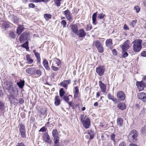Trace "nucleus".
I'll return each instance as SVG.
<instances>
[{
    "mask_svg": "<svg viewBox=\"0 0 146 146\" xmlns=\"http://www.w3.org/2000/svg\"><path fill=\"white\" fill-rule=\"evenodd\" d=\"M4 87L11 96L13 97L17 96L18 90L16 88L13 86V83L11 81H8L4 82Z\"/></svg>",
    "mask_w": 146,
    "mask_h": 146,
    "instance_id": "f257e3e1",
    "label": "nucleus"
},
{
    "mask_svg": "<svg viewBox=\"0 0 146 146\" xmlns=\"http://www.w3.org/2000/svg\"><path fill=\"white\" fill-rule=\"evenodd\" d=\"M142 40L141 39H136L133 42V49L135 52H138L142 48L141 44Z\"/></svg>",
    "mask_w": 146,
    "mask_h": 146,
    "instance_id": "f03ea898",
    "label": "nucleus"
},
{
    "mask_svg": "<svg viewBox=\"0 0 146 146\" xmlns=\"http://www.w3.org/2000/svg\"><path fill=\"white\" fill-rule=\"evenodd\" d=\"M80 120L84 127L86 129L88 128L90 124V119L84 114L80 115Z\"/></svg>",
    "mask_w": 146,
    "mask_h": 146,
    "instance_id": "7ed1b4c3",
    "label": "nucleus"
},
{
    "mask_svg": "<svg viewBox=\"0 0 146 146\" xmlns=\"http://www.w3.org/2000/svg\"><path fill=\"white\" fill-rule=\"evenodd\" d=\"M138 136V132L135 130H132L129 134L128 137V139L131 142H135Z\"/></svg>",
    "mask_w": 146,
    "mask_h": 146,
    "instance_id": "20e7f679",
    "label": "nucleus"
},
{
    "mask_svg": "<svg viewBox=\"0 0 146 146\" xmlns=\"http://www.w3.org/2000/svg\"><path fill=\"white\" fill-rule=\"evenodd\" d=\"M93 46H95L99 52L102 53L104 52V47L102 44L98 40H96L93 42Z\"/></svg>",
    "mask_w": 146,
    "mask_h": 146,
    "instance_id": "39448f33",
    "label": "nucleus"
},
{
    "mask_svg": "<svg viewBox=\"0 0 146 146\" xmlns=\"http://www.w3.org/2000/svg\"><path fill=\"white\" fill-rule=\"evenodd\" d=\"M19 129L21 135L23 138L26 137V131L25 126L23 124L19 125Z\"/></svg>",
    "mask_w": 146,
    "mask_h": 146,
    "instance_id": "423d86ee",
    "label": "nucleus"
},
{
    "mask_svg": "<svg viewBox=\"0 0 146 146\" xmlns=\"http://www.w3.org/2000/svg\"><path fill=\"white\" fill-rule=\"evenodd\" d=\"M136 84L138 88L139 91L143 90L144 88L146 86V83L143 80H142L141 82H137Z\"/></svg>",
    "mask_w": 146,
    "mask_h": 146,
    "instance_id": "0eeeda50",
    "label": "nucleus"
},
{
    "mask_svg": "<svg viewBox=\"0 0 146 146\" xmlns=\"http://www.w3.org/2000/svg\"><path fill=\"white\" fill-rule=\"evenodd\" d=\"M117 96L119 100L123 101L125 99V96L123 92L119 91L117 93Z\"/></svg>",
    "mask_w": 146,
    "mask_h": 146,
    "instance_id": "6e6552de",
    "label": "nucleus"
},
{
    "mask_svg": "<svg viewBox=\"0 0 146 146\" xmlns=\"http://www.w3.org/2000/svg\"><path fill=\"white\" fill-rule=\"evenodd\" d=\"M64 14L65 15L67 19L70 22H71L72 19V17L70 11L67 10L64 12Z\"/></svg>",
    "mask_w": 146,
    "mask_h": 146,
    "instance_id": "1a4fd4ad",
    "label": "nucleus"
},
{
    "mask_svg": "<svg viewBox=\"0 0 146 146\" xmlns=\"http://www.w3.org/2000/svg\"><path fill=\"white\" fill-rule=\"evenodd\" d=\"M105 68L103 66H100L96 69V72L100 76H102L104 72Z\"/></svg>",
    "mask_w": 146,
    "mask_h": 146,
    "instance_id": "9d476101",
    "label": "nucleus"
},
{
    "mask_svg": "<svg viewBox=\"0 0 146 146\" xmlns=\"http://www.w3.org/2000/svg\"><path fill=\"white\" fill-rule=\"evenodd\" d=\"M44 142H47L49 143H50L51 141L50 139V137L47 133H44L42 136Z\"/></svg>",
    "mask_w": 146,
    "mask_h": 146,
    "instance_id": "9b49d317",
    "label": "nucleus"
},
{
    "mask_svg": "<svg viewBox=\"0 0 146 146\" xmlns=\"http://www.w3.org/2000/svg\"><path fill=\"white\" fill-rule=\"evenodd\" d=\"M129 40H127L125 41L122 45L121 47L123 50V51H124V52L127 50L129 47Z\"/></svg>",
    "mask_w": 146,
    "mask_h": 146,
    "instance_id": "f8f14e48",
    "label": "nucleus"
},
{
    "mask_svg": "<svg viewBox=\"0 0 146 146\" xmlns=\"http://www.w3.org/2000/svg\"><path fill=\"white\" fill-rule=\"evenodd\" d=\"M76 35L79 37L82 38L85 36L86 33L84 29H81L78 31Z\"/></svg>",
    "mask_w": 146,
    "mask_h": 146,
    "instance_id": "ddd939ff",
    "label": "nucleus"
},
{
    "mask_svg": "<svg viewBox=\"0 0 146 146\" xmlns=\"http://www.w3.org/2000/svg\"><path fill=\"white\" fill-rule=\"evenodd\" d=\"M70 83L71 80L70 79L68 80H64L60 83V85L64 88H66L68 84H70Z\"/></svg>",
    "mask_w": 146,
    "mask_h": 146,
    "instance_id": "4468645a",
    "label": "nucleus"
},
{
    "mask_svg": "<svg viewBox=\"0 0 146 146\" xmlns=\"http://www.w3.org/2000/svg\"><path fill=\"white\" fill-rule=\"evenodd\" d=\"M35 68H29L26 69V72L27 73L31 75L33 74L35 72Z\"/></svg>",
    "mask_w": 146,
    "mask_h": 146,
    "instance_id": "2eb2a0df",
    "label": "nucleus"
},
{
    "mask_svg": "<svg viewBox=\"0 0 146 146\" xmlns=\"http://www.w3.org/2000/svg\"><path fill=\"white\" fill-rule=\"evenodd\" d=\"M28 38V35L27 33H24L21 35L20 37L19 40L21 42L24 40H26Z\"/></svg>",
    "mask_w": 146,
    "mask_h": 146,
    "instance_id": "dca6fc26",
    "label": "nucleus"
},
{
    "mask_svg": "<svg viewBox=\"0 0 146 146\" xmlns=\"http://www.w3.org/2000/svg\"><path fill=\"white\" fill-rule=\"evenodd\" d=\"M71 28L72 31L76 35L78 31L77 25L76 24L72 25Z\"/></svg>",
    "mask_w": 146,
    "mask_h": 146,
    "instance_id": "f3484780",
    "label": "nucleus"
},
{
    "mask_svg": "<svg viewBox=\"0 0 146 146\" xmlns=\"http://www.w3.org/2000/svg\"><path fill=\"white\" fill-rule=\"evenodd\" d=\"M99 84L102 91V92H105L106 88V86L103 84L101 81H99Z\"/></svg>",
    "mask_w": 146,
    "mask_h": 146,
    "instance_id": "a211bd4d",
    "label": "nucleus"
},
{
    "mask_svg": "<svg viewBox=\"0 0 146 146\" xmlns=\"http://www.w3.org/2000/svg\"><path fill=\"white\" fill-rule=\"evenodd\" d=\"M61 100L58 96H56L54 99V104L56 106L59 105L60 103Z\"/></svg>",
    "mask_w": 146,
    "mask_h": 146,
    "instance_id": "6ab92c4d",
    "label": "nucleus"
},
{
    "mask_svg": "<svg viewBox=\"0 0 146 146\" xmlns=\"http://www.w3.org/2000/svg\"><path fill=\"white\" fill-rule=\"evenodd\" d=\"M106 46L108 48L111 47L112 45V40L111 39H109L107 40L106 41Z\"/></svg>",
    "mask_w": 146,
    "mask_h": 146,
    "instance_id": "aec40b11",
    "label": "nucleus"
},
{
    "mask_svg": "<svg viewBox=\"0 0 146 146\" xmlns=\"http://www.w3.org/2000/svg\"><path fill=\"white\" fill-rule=\"evenodd\" d=\"M43 64L45 68L47 70H49L50 68L49 67L48 62L46 59L44 60Z\"/></svg>",
    "mask_w": 146,
    "mask_h": 146,
    "instance_id": "412c9836",
    "label": "nucleus"
},
{
    "mask_svg": "<svg viewBox=\"0 0 146 146\" xmlns=\"http://www.w3.org/2000/svg\"><path fill=\"white\" fill-rule=\"evenodd\" d=\"M117 107L119 109L123 110L126 108V106L124 103H120L118 104Z\"/></svg>",
    "mask_w": 146,
    "mask_h": 146,
    "instance_id": "4be33fe9",
    "label": "nucleus"
},
{
    "mask_svg": "<svg viewBox=\"0 0 146 146\" xmlns=\"http://www.w3.org/2000/svg\"><path fill=\"white\" fill-rule=\"evenodd\" d=\"M24 83L25 82L24 80H20L19 82L17 83V84L20 88H22L24 86Z\"/></svg>",
    "mask_w": 146,
    "mask_h": 146,
    "instance_id": "5701e85b",
    "label": "nucleus"
},
{
    "mask_svg": "<svg viewBox=\"0 0 146 146\" xmlns=\"http://www.w3.org/2000/svg\"><path fill=\"white\" fill-rule=\"evenodd\" d=\"M5 103L2 102H0V111L2 112L5 110Z\"/></svg>",
    "mask_w": 146,
    "mask_h": 146,
    "instance_id": "b1692460",
    "label": "nucleus"
},
{
    "mask_svg": "<svg viewBox=\"0 0 146 146\" xmlns=\"http://www.w3.org/2000/svg\"><path fill=\"white\" fill-rule=\"evenodd\" d=\"M10 23L8 21H4L2 24V26L5 28H7L10 27Z\"/></svg>",
    "mask_w": 146,
    "mask_h": 146,
    "instance_id": "393cba45",
    "label": "nucleus"
},
{
    "mask_svg": "<svg viewBox=\"0 0 146 146\" xmlns=\"http://www.w3.org/2000/svg\"><path fill=\"white\" fill-rule=\"evenodd\" d=\"M24 28L22 27H18L17 29V33L18 35H19L23 31Z\"/></svg>",
    "mask_w": 146,
    "mask_h": 146,
    "instance_id": "a878e982",
    "label": "nucleus"
},
{
    "mask_svg": "<svg viewBox=\"0 0 146 146\" xmlns=\"http://www.w3.org/2000/svg\"><path fill=\"white\" fill-rule=\"evenodd\" d=\"M97 16V13H94L92 16L93 23L95 25L96 24V17Z\"/></svg>",
    "mask_w": 146,
    "mask_h": 146,
    "instance_id": "bb28decb",
    "label": "nucleus"
},
{
    "mask_svg": "<svg viewBox=\"0 0 146 146\" xmlns=\"http://www.w3.org/2000/svg\"><path fill=\"white\" fill-rule=\"evenodd\" d=\"M9 36L12 39H14L15 37V34L13 31H9Z\"/></svg>",
    "mask_w": 146,
    "mask_h": 146,
    "instance_id": "cd10ccee",
    "label": "nucleus"
},
{
    "mask_svg": "<svg viewBox=\"0 0 146 146\" xmlns=\"http://www.w3.org/2000/svg\"><path fill=\"white\" fill-rule=\"evenodd\" d=\"M52 135L54 137H58V131L56 129H54L52 131Z\"/></svg>",
    "mask_w": 146,
    "mask_h": 146,
    "instance_id": "c85d7f7f",
    "label": "nucleus"
},
{
    "mask_svg": "<svg viewBox=\"0 0 146 146\" xmlns=\"http://www.w3.org/2000/svg\"><path fill=\"white\" fill-rule=\"evenodd\" d=\"M35 57H36L38 62L39 63H40V54L38 52L36 53L35 54Z\"/></svg>",
    "mask_w": 146,
    "mask_h": 146,
    "instance_id": "c756f323",
    "label": "nucleus"
},
{
    "mask_svg": "<svg viewBox=\"0 0 146 146\" xmlns=\"http://www.w3.org/2000/svg\"><path fill=\"white\" fill-rule=\"evenodd\" d=\"M26 58L28 62V64H30L33 63V60L31 58L30 56L29 55L26 56Z\"/></svg>",
    "mask_w": 146,
    "mask_h": 146,
    "instance_id": "7c9ffc66",
    "label": "nucleus"
},
{
    "mask_svg": "<svg viewBox=\"0 0 146 146\" xmlns=\"http://www.w3.org/2000/svg\"><path fill=\"white\" fill-rule=\"evenodd\" d=\"M145 94H146L144 92H142L139 93L138 95L139 99L141 100Z\"/></svg>",
    "mask_w": 146,
    "mask_h": 146,
    "instance_id": "2f4dec72",
    "label": "nucleus"
},
{
    "mask_svg": "<svg viewBox=\"0 0 146 146\" xmlns=\"http://www.w3.org/2000/svg\"><path fill=\"white\" fill-rule=\"evenodd\" d=\"M44 17L46 21H48L51 17V15L49 14H45L44 15Z\"/></svg>",
    "mask_w": 146,
    "mask_h": 146,
    "instance_id": "473e14b6",
    "label": "nucleus"
},
{
    "mask_svg": "<svg viewBox=\"0 0 146 146\" xmlns=\"http://www.w3.org/2000/svg\"><path fill=\"white\" fill-rule=\"evenodd\" d=\"M117 125L120 127L123 125V120L121 118H118L117 120Z\"/></svg>",
    "mask_w": 146,
    "mask_h": 146,
    "instance_id": "72a5a7b5",
    "label": "nucleus"
},
{
    "mask_svg": "<svg viewBox=\"0 0 146 146\" xmlns=\"http://www.w3.org/2000/svg\"><path fill=\"white\" fill-rule=\"evenodd\" d=\"M137 23L136 20H133L132 22H130L129 25L130 27L131 28H133L135 26V24Z\"/></svg>",
    "mask_w": 146,
    "mask_h": 146,
    "instance_id": "f704fd0d",
    "label": "nucleus"
},
{
    "mask_svg": "<svg viewBox=\"0 0 146 146\" xmlns=\"http://www.w3.org/2000/svg\"><path fill=\"white\" fill-rule=\"evenodd\" d=\"M22 47L24 48L27 50L29 48L28 46V41H27L25 43L22 45Z\"/></svg>",
    "mask_w": 146,
    "mask_h": 146,
    "instance_id": "c9c22d12",
    "label": "nucleus"
},
{
    "mask_svg": "<svg viewBox=\"0 0 146 146\" xmlns=\"http://www.w3.org/2000/svg\"><path fill=\"white\" fill-rule=\"evenodd\" d=\"M69 97H70L71 98H72V95H69L68 96H65L63 97L64 100L67 103L69 102Z\"/></svg>",
    "mask_w": 146,
    "mask_h": 146,
    "instance_id": "e433bc0d",
    "label": "nucleus"
},
{
    "mask_svg": "<svg viewBox=\"0 0 146 146\" xmlns=\"http://www.w3.org/2000/svg\"><path fill=\"white\" fill-rule=\"evenodd\" d=\"M65 92L63 88H61L59 91V94L61 97L64 96Z\"/></svg>",
    "mask_w": 146,
    "mask_h": 146,
    "instance_id": "4c0bfd02",
    "label": "nucleus"
},
{
    "mask_svg": "<svg viewBox=\"0 0 146 146\" xmlns=\"http://www.w3.org/2000/svg\"><path fill=\"white\" fill-rule=\"evenodd\" d=\"M46 111V110L45 108H42L40 109V113L42 115H44Z\"/></svg>",
    "mask_w": 146,
    "mask_h": 146,
    "instance_id": "58836bf2",
    "label": "nucleus"
},
{
    "mask_svg": "<svg viewBox=\"0 0 146 146\" xmlns=\"http://www.w3.org/2000/svg\"><path fill=\"white\" fill-rule=\"evenodd\" d=\"M54 143H59V138L58 137H54Z\"/></svg>",
    "mask_w": 146,
    "mask_h": 146,
    "instance_id": "ea45409f",
    "label": "nucleus"
},
{
    "mask_svg": "<svg viewBox=\"0 0 146 146\" xmlns=\"http://www.w3.org/2000/svg\"><path fill=\"white\" fill-rule=\"evenodd\" d=\"M110 139L114 142H115V135L114 134H111L110 135Z\"/></svg>",
    "mask_w": 146,
    "mask_h": 146,
    "instance_id": "a19ab883",
    "label": "nucleus"
},
{
    "mask_svg": "<svg viewBox=\"0 0 146 146\" xmlns=\"http://www.w3.org/2000/svg\"><path fill=\"white\" fill-rule=\"evenodd\" d=\"M31 1L33 2L38 3L41 2H45L47 1L48 0H31Z\"/></svg>",
    "mask_w": 146,
    "mask_h": 146,
    "instance_id": "79ce46f5",
    "label": "nucleus"
},
{
    "mask_svg": "<svg viewBox=\"0 0 146 146\" xmlns=\"http://www.w3.org/2000/svg\"><path fill=\"white\" fill-rule=\"evenodd\" d=\"M54 2L55 3V4L57 6L59 7V6H60V1L58 0H55V1Z\"/></svg>",
    "mask_w": 146,
    "mask_h": 146,
    "instance_id": "37998d69",
    "label": "nucleus"
},
{
    "mask_svg": "<svg viewBox=\"0 0 146 146\" xmlns=\"http://www.w3.org/2000/svg\"><path fill=\"white\" fill-rule=\"evenodd\" d=\"M61 24L63 25V27H66L67 24L65 20H62L61 22Z\"/></svg>",
    "mask_w": 146,
    "mask_h": 146,
    "instance_id": "c03bdc74",
    "label": "nucleus"
},
{
    "mask_svg": "<svg viewBox=\"0 0 146 146\" xmlns=\"http://www.w3.org/2000/svg\"><path fill=\"white\" fill-rule=\"evenodd\" d=\"M35 72L37 75H39V76H40L42 74L41 71L40 70H36Z\"/></svg>",
    "mask_w": 146,
    "mask_h": 146,
    "instance_id": "a18cd8bd",
    "label": "nucleus"
},
{
    "mask_svg": "<svg viewBox=\"0 0 146 146\" xmlns=\"http://www.w3.org/2000/svg\"><path fill=\"white\" fill-rule=\"evenodd\" d=\"M123 51V55H122V57H123V58H125L126 57H127L128 56V54L126 52H123V51L124 52V51Z\"/></svg>",
    "mask_w": 146,
    "mask_h": 146,
    "instance_id": "49530a36",
    "label": "nucleus"
},
{
    "mask_svg": "<svg viewBox=\"0 0 146 146\" xmlns=\"http://www.w3.org/2000/svg\"><path fill=\"white\" fill-rule=\"evenodd\" d=\"M134 9L136 10L137 13H138L140 10V8L138 6L134 7Z\"/></svg>",
    "mask_w": 146,
    "mask_h": 146,
    "instance_id": "de8ad7c7",
    "label": "nucleus"
},
{
    "mask_svg": "<svg viewBox=\"0 0 146 146\" xmlns=\"http://www.w3.org/2000/svg\"><path fill=\"white\" fill-rule=\"evenodd\" d=\"M106 16L105 14H101L99 15L98 16V17L100 19L104 18Z\"/></svg>",
    "mask_w": 146,
    "mask_h": 146,
    "instance_id": "09e8293b",
    "label": "nucleus"
},
{
    "mask_svg": "<svg viewBox=\"0 0 146 146\" xmlns=\"http://www.w3.org/2000/svg\"><path fill=\"white\" fill-rule=\"evenodd\" d=\"M79 93V90L77 86L74 87V93Z\"/></svg>",
    "mask_w": 146,
    "mask_h": 146,
    "instance_id": "8fccbe9b",
    "label": "nucleus"
},
{
    "mask_svg": "<svg viewBox=\"0 0 146 146\" xmlns=\"http://www.w3.org/2000/svg\"><path fill=\"white\" fill-rule=\"evenodd\" d=\"M29 7L31 8H34L35 7V5L33 3H31L29 4Z\"/></svg>",
    "mask_w": 146,
    "mask_h": 146,
    "instance_id": "3c124183",
    "label": "nucleus"
},
{
    "mask_svg": "<svg viewBox=\"0 0 146 146\" xmlns=\"http://www.w3.org/2000/svg\"><path fill=\"white\" fill-rule=\"evenodd\" d=\"M146 131V130L145 127H143L142 128L141 130V132L142 133V134H144Z\"/></svg>",
    "mask_w": 146,
    "mask_h": 146,
    "instance_id": "603ef678",
    "label": "nucleus"
},
{
    "mask_svg": "<svg viewBox=\"0 0 146 146\" xmlns=\"http://www.w3.org/2000/svg\"><path fill=\"white\" fill-rule=\"evenodd\" d=\"M108 97L110 100H111L113 98V97L111 94H108L107 95Z\"/></svg>",
    "mask_w": 146,
    "mask_h": 146,
    "instance_id": "864d4df0",
    "label": "nucleus"
},
{
    "mask_svg": "<svg viewBox=\"0 0 146 146\" xmlns=\"http://www.w3.org/2000/svg\"><path fill=\"white\" fill-rule=\"evenodd\" d=\"M51 68L54 71H57L59 69L58 68L55 67L54 66H52L51 67Z\"/></svg>",
    "mask_w": 146,
    "mask_h": 146,
    "instance_id": "5fc2aeb1",
    "label": "nucleus"
},
{
    "mask_svg": "<svg viewBox=\"0 0 146 146\" xmlns=\"http://www.w3.org/2000/svg\"><path fill=\"white\" fill-rule=\"evenodd\" d=\"M86 28V30L87 31L90 30L91 29V25H87Z\"/></svg>",
    "mask_w": 146,
    "mask_h": 146,
    "instance_id": "6e6d98bb",
    "label": "nucleus"
},
{
    "mask_svg": "<svg viewBox=\"0 0 146 146\" xmlns=\"http://www.w3.org/2000/svg\"><path fill=\"white\" fill-rule=\"evenodd\" d=\"M56 63L57 66H59L60 64V60L58 59H56Z\"/></svg>",
    "mask_w": 146,
    "mask_h": 146,
    "instance_id": "4d7b16f0",
    "label": "nucleus"
},
{
    "mask_svg": "<svg viewBox=\"0 0 146 146\" xmlns=\"http://www.w3.org/2000/svg\"><path fill=\"white\" fill-rule=\"evenodd\" d=\"M46 131V128L44 127H42L40 129V130H39V131L42 132H44V131Z\"/></svg>",
    "mask_w": 146,
    "mask_h": 146,
    "instance_id": "13d9d810",
    "label": "nucleus"
},
{
    "mask_svg": "<svg viewBox=\"0 0 146 146\" xmlns=\"http://www.w3.org/2000/svg\"><path fill=\"white\" fill-rule=\"evenodd\" d=\"M16 146H25L24 144L23 143H18Z\"/></svg>",
    "mask_w": 146,
    "mask_h": 146,
    "instance_id": "bf43d9fd",
    "label": "nucleus"
},
{
    "mask_svg": "<svg viewBox=\"0 0 146 146\" xmlns=\"http://www.w3.org/2000/svg\"><path fill=\"white\" fill-rule=\"evenodd\" d=\"M24 100L23 99L21 98L20 99H19V102L20 104H22L24 103Z\"/></svg>",
    "mask_w": 146,
    "mask_h": 146,
    "instance_id": "052dcab7",
    "label": "nucleus"
},
{
    "mask_svg": "<svg viewBox=\"0 0 146 146\" xmlns=\"http://www.w3.org/2000/svg\"><path fill=\"white\" fill-rule=\"evenodd\" d=\"M113 54L115 55H116L117 54V51L115 49H113L112 50Z\"/></svg>",
    "mask_w": 146,
    "mask_h": 146,
    "instance_id": "680f3d73",
    "label": "nucleus"
},
{
    "mask_svg": "<svg viewBox=\"0 0 146 146\" xmlns=\"http://www.w3.org/2000/svg\"><path fill=\"white\" fill-rule=\"evenodd\" d=\"M74 99H75L77 98L78 97V95L79 93H74Z\"/></svg>",
    "mask_w": 146,
    "mask_h": 146,
    "instance_id": "e2e57ef3",
    "label": "nucleus"
},
{
    "mask_svg": "<svg viewBox=\"0 0 146 146\" xmlns=\"http://www.w3.org/2000/svg\"><path fill=\"white\" fill-rule=\"evenodd\" d=\"M141 54L142 56L146 57V51H143L141 53Z\"/></svg>",
    "mask_w": 146,
    "mask_h": 146,
    "instance_id": "0e129e2a",
    "label": "nucleus"
},
{
    "mask_svg": "<svg viewBox=\"0 0 146 146\" xmlns=\"http://www.w3.org/2000/svg\"><path fill=\"white\" fill-rule=\"evenodd\" d=\"M123 29L126 30H129V29L127 25L126 24H125L124 25Z\"/></svg>",
    "mask_w": 146,
    "mask_h": 146,
    "instance_id": "69168bd1",
    "label": "nucleus"
},
{
    "mask_svg": "<svg viewBox=\"0 0 146 146\" xmlns=\"http://www.w3.org/2000/svg\"><path fill=\"white\" fill-rule=\"evenodd\" d=\"M142 100L144 102H146V94L144 97L142 99Z\"/></svg>",
    "mask_w": 146,
    "mask_h": 146,
    "instance_id": "338daca9",
    "label": "nucleus"
},
{
    "mask_svg": "<svg viewBox=\"0 0 146 146\" xmlns=\"http://www.w3.org/2000/svg\"><path fill=\"white\" fill-rule=\"evenodd\" d=\"M119 146H125V143L123 142L119 144Z\"/></svg>",
    "mask_w": 146,
    "mask_h": 146,
    "instance_id": "774afa93",
    "label": "nucleus"
}]
</instances>
